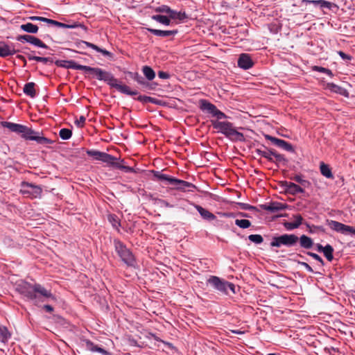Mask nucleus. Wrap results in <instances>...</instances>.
Listing matches in <instances>:
<instances>
[{
	"mask_svg": "<svg viewBox=\"0 0 355 355\" xmlns=\"http://www.w3.org/2000/svg\"><path fill=\"white\" fill-rule=\"evenodd\" d=\"M15 291L26 300L32 301L38 305L44 300L42 297L55 300V297L40 284H31L26 281L20 280L15 284Z\"/></svg>",
	"mask_w": 355,
	"mask_h": 355,
	"instance_id": "nucleus-1",
	"label": "nucleus"
},
{
	"mask_svg": "<svg viewBox=\"0 0 355 355\" xmlns=\"http://www.w3.org/2000/svg\"><path fill=\"white\" fill-rule=\"evenodd\" d=\"M15 291L26 300L32 301L38 305L44 300L42 297L55 300V297L40 284H31L26 281L20 280L15 284Z\"/></svg>",
	"mask_w": 355,
	"mask_h": 355,
	"instance_id": "nucleus-2",
	"label": "nucleus"
},
{
	"mask_svg": "<svg viewBox=\"0 0 355 355\" xmlns=\"http://www.w3.org/2000/svg\"><path fill=\"white\" fill-rule=\"evenodd\" d=\"M1 125L12 132L21 134V137L26 140L35 141L37 144L41 145H48L54 143L53 140L43 137L42 132H36L26 125L9 121H2Z\"/></svg>",
	"mask_w": 355,
	"mask_h": 355,
	"instance_id": "nucleus-3",
	"label": "nucleus"
},
{
	"mask_svg": "<svg viewBox=\"0 0 355 355\" xmlns=\"http://www.w3.org/2000/svg\"><path fill=\"white\" fill-rule=\"evenodd\" d=\"M87 154L92 157L96 160L102 161L106 163L110 166L114 167L117 169L123 170L125 173H135V168L131 166H124L121 163L124 162L123 159L119 162V159L116 157L112 156L110 154L101 152L96 150H87Z\"/></svg>",
	"mask_w": 355,
	"mask_h": 355,
	"instance_id": "nucleus-4",
	"label": "nucleus"
},
{
	"mask_svg": "<svg viewBox=\"0 0 355 355\" xmlns=\"http://www.w3.org/2000/svg\"><path fill=\"white\" fill-rule=\"evenodd\" d=\"M213 128L217 132L224 135L232 141H243L245 137L243 133L237 131L233 123L229 121H220V120H211Z\"/></svg>",
	"mask_w": 355,
	"mask_h": 355,
	"instance_id": "nucleus-5",
	"label": "nucleus"
},
{
	"mask_svg": "<svg viewBox=\"0 0 355 355\" xmlns=\"http://www.w3.org/2000/svg\"><path fill=\"white\" fill-rule=\"evenodd\" d=\"M113 243L115 252L121 261L128 267L135 268L137 261L132 250L128 248L124 243L118 239H114Z\"/></svg>",
	"mask_w": 355,
	"mask_h": 355,
	"instance_id": "nucleus-6",
	"label": "nucleus"
},
{
	"mask_svg": "<svg viewBox=\"0 0 355 355\" xmlns=\"http://www.w3.org/2000/svg\"><path fill=\"white\" fill-rule=\"evenodd\" d=\"M207 284L209 285L214 290L225 295H229V291L233 294L236 293V286L233 283L218 276L211 275L207 280Z\"/></svg>",
	"mask_w": 355,
	"mask_h": 355,
	"instance_id": "nucleus-7",
	"label": "nucleus"
},
{
	"mask_svg": "<svg viewBox=\"0 0 355 355\" xmlns=\"http://www.w3.org/2000/svg\"><path fill=\"white\" fill-rule=\"evenodd\" d=\"M298 236L293 234H284L279 236H273L270 243V247L286 248L294 247L298 242Z\"/></svg>",
	"mask_w": 355,
	"mask_h": 355,
	"instance_id": "nucleus-8",
	"label": "nucleus"
},
{
	"mask_svg": "<svg viewBox=\"0 0 355 355\" xmlns=\"http://www.w3.org/2000/svg\"><path fill=\"white\" fill-rule=\"evenodd\" d=\"M103 81L105 82L111 87L115 88L121 94L131 96L138 94L137 91L130 89V88L125 85L119 84L118 80L110 72L107 71Z\"/></svg>",
	"mask_w": 355,
	"mask_h": 355,
	"instance_id": "nucleus-9",
	"label": "nucleus"
},
{
	"mask_svg": "<svg viewBox=\"0 0 355 355\" xmlns=\"http://www.w3.org/2000/svg\"><path fill=\"white\" fill-rule=\"evenodd\" d=\"M20 193L30 198H40L42 189L40 185L24 181L20 185Z\"/></svg>",
	"mask_w": 355,
	"mask_h": 355,
	"instance_id": "nucleus-10",
	"label": "nucleus"
},
{
	"mask_svg": "<svg viewBox=\"0 0 355 355\" xmlns=\"http://www.w3.org/2000/svg\"><path fill=\"white\" fill-rule=\"evenodd\" d=\"M199 107L204 113L209 114L212 117H216L217 120L228 117L224 112L219 110L215 105L207 100L201 99L199 101Z\"/></svg>",
	"mask_w": 355,
	"mask_h": 355,
	"instance_id": "nucleus-11",
	"label": "nucleus"
},
{
	"mask_svg": "<svg viewBox=\"0 0 355 355\" xmlns=\"http://www.w3.org/2000/svg\"><path fill=\"white\" fill-rule=\"evenodd\" d=\"M327 223L331 230L337 232L355 236V227L347 225L333 220H327Z\"/></svg>",
	"mask_w": 355,
	"mask_h": 355,
	"instance_id": "nucleus-12",
	"label": "nucleus"
},
{
	"mask_svg": "<svg viewBox=\"0 0 355 355\" xmlns=\"http://www.w3.org/2000/svg\"><path fill=\"white\" fill-rule=\"evenodd\" d=\"M17 41L20 42H28L35 46L47 49L49 46L39 38L31 35H19L16 37Z\"/></svg>",
	"mask_w": 355,
	"mask_h": 355,
	"instance_id": "nucleus-13",
	"label": "nucleus"
},
{
	"mask_svg": "<svg viewBox=\"0 0 355 355\" xmlns=\"http://www.w3.org/2000/svg\"><path fill=\"white\" fill-rule=\"evenodd\" d=\"M265 138L267 140L270 141L276 146L291 153H294L295 149L293 145L285 140L270 136L269 135H265Z\"/></svg>",
	"mask_w": 355,
	"mask_h": 355,
	"instance_id": "nucleus-14",
	"label": "nucleus"
},
{
	"mask_svg": "<svg viewBox=\"0 0 355 355\" xmlns=\"http://www.w3.org/2000/svg\"><path fill=\"white\" fill-rule=\"evenodd\" d=\"M17 52H19V50L15 49V44L6 43L5 42L0 41V57L6 58L13 55Z\"/></svg>",
	"mask_w": 355,
	"mask_h": 355,
	"instance_id": "nucleus-15",
	"label": "nucleus"
},
{
	"mask_svg": "<svg viewBox=\"0 0 355 355\" xmlns=\"http://www.w3.org/2000/svg\"><path fill=\"white\" fill-rule=\"evenodd\" d=\"M76 67L80 69L81 71H84L85 73H89L94 75L99 80H103L107 73V71L98 67H92L86 65Z\"/></svg>",
	"mask_w": 355,
	"mask_h": 355,
	"instance_id": "nucleus-16",
	"label": "nucleus"
},
{
	"mask_svg": "<svg viewBox=\"0 0 355 355\" xmlns=\"http://www.w3.org/2000/svg\"><path fill=\"white\" fill-rule=\"evenodd\" d=\"M172 185L174 186V189L176 190H179L184 192L187 191H193V189L196 188V187L193 184L175 178H174V179L172 180Z\"/></svg>",
	"mask_w": 355,
	"mask_h": 355,
	"instance_id": "nucleus-17",
	"label": "nucleus"
},
{
	"mask_svg": "<svg viewBox=\"0 0 355 355\" xmlns=\"http://www.w3.org/2000/svg\"><path fill=\"white\" fill-rule=\"evenodd\" d=\"M282 187L286 193L293 196L304 193V188L291 182L284 181L282 182Z\"/></svg>",
	"mask_w": 355,
	"mask_h": 355,
	"instance_id": "nucleus-18",
	"label": "nucleus"
},
{
	"mask_svg": "<svg viewBox=\"0 0 355 355\" xmlns=\"http://www.w3.org/2000/svg\"><path fill=\"white\" fill-rule=\"evenodd\" d=\"M237 64L241 69L248 70L254 66V62L249 54L241 53L238 58Z\"/></svg>",
	"mask_w": 355,
	"mask_h": 355,
	"instance_id": "nucleus-19",
	"label": "nucleus"
},
{
	"mask_svg": "<svg viewBox=\"0 0 355 355\" xmlns=\"http://www.w3.org/2000/svg\"><path fill=\"white\" fill-rule=\"evenodd\" d=\"M190 204L196 208V209L198 211L202 219L209 222L216 219V216L214 214L210 212L209 210L203 208L200 205H196L192 202H191Z\"/></svg>",
	"mask_w": 355,
	"mask_h": 355,
	"instance_id": "nucleus-20",
	"label": "nucleus"
},
{
	"mask_svg": "<svg viewBox=\"0 0 355 355\" xmlns=\"http://www.w3.org/2000/svg\"><path fill=\"white\" fill-rule=\"evenodd\" d=\"M293 218L295 220L293 222L286 221L283 223L284 227L288 231L297 229L303 223V218L300 214H295Z\"/></svg>",
	"mask_w": 355,
	"mask_h": 355,
	"instance_id": "nucleus-21",
	"label": "nucleus"
},
{
	"mask_svg": "<svg viewBox=\"0 0 355 355\" xmlns=\"http://www.w3.org/2000/svg\"><path fill=\"white\" fill-rule=\"evenodd\" d=\"M146 29L152 34L162 37L174 36L178 33V30L162 31L151 28H146Z\"/></svg>",
	"mask_w": 355,
	"mask_h": 355,
	"instance_id": "nucleus-22",
	"label": "nucleus"
},
{
	"mask_svg": "<svg viewBox=\"0 0 355 355\" xmlns=\"http://www.w3.org/2000/svg\"><path fill=\"white\" fill-rule=\"evenodd\" d=\"M286 207V205L278 202H272L269 205H264L263 207V209L272 213L284 210Z\"/></svg>",
	"mask_w": 355,
	"mask_h": 355,
	"instance_id": "nucleus-23",
	"label": "nucleus"
},
{
	"mask_svg": "<svg viewBox=\"0 0 355 355\" xmlns=\"http://www.w3.org/2000/svg\"><path fill=\"white\" fill-rule=\"evenodd\" d=\"M80 43L85 44L87 47L92 48L97 52L101 53L104 56L109 57L110 58L113 57V54L111 52L107 51L106 49H101L96 44L83 40L80 41Z\"/></svg>",
	"mask_w": 355,
	"mask_h": 355,
	"instance_id": "nucleus-24",
	"label": "nucleus"
},
{
	"mask_svg": "<svg viewBox=\"0 0 355 355\" xmlns=\"http://www.w3.org/2000/svg\"><path fill=\"white\" fill-rule=\"evenodd\" d=\"M55 64L58 67L66 68V69H72L76 70H80V69L76 68L78 66H83L82 64H79L76 62L74 60H57L55 62Z\"/></svg>",
	"mask_w": 355,
	"mask_h": 355,
	"instance_id": "nucleus-25",
	"label": "nucleus"
},
{
	"mask_svg": "<svg viewBox=\"0 0 355 355\" xmlns=\"http://www.w3.org/2000/svg\"><path fill=\"white\" fill-rule=\"evenodd\" d=\"M298 239L300 245L302 248L309 250L313 246V241L306 235L303 234L300 237H298Z\"/></svg>",
	"mask_w": 355,
	"mask_h": 355,
	"instance_id": "nucleus-26",
	"label": "nucleus"
},
{
	"mask_svg": "<svg viewBox=\"0 0 355 355\" xmlns=\"http://www.w3.org/2000/svg\"><path fill=\"white\" fill-rule=\"evenodd\" d=\"M86 348L92 352H98L103 354H107V351L103 348L96 345L92 341L90 340H86L85 341Z\"/></svg>",
	"mask_w": 355,
	"mask_h": 355,
	"instance_id": "nucleus-27",
	"label": "nucleus"
},
{
	"mask_svg": "<svg viewBox=\"0 0 355 355\" xmlns=\"http://www.w3.org/2000/svg\"><path fill=\"white\" fill-rule=\"evenodd\" d=\"M170 19H177L180 21H184L186 19L189 18L188 15L185 12L182 11H176L171 9V12L169 14Z\"/></svg>",
	"mask_w": 355,
	"mask_h": 355,
	"instance_id": "nucleus-28",
	"label": "nucleus"
},
{
	"mask_svg": "<svg viewBox=\"0 0 355 355\" xmlns=\"http://www.w3.org/2000/svg\"><path fill=\"white\" fill-rule=\"evenodd\" d=\"M11 338V334L8 331V328L2 324H0V341L2 343H7L9 339Z\"/></svg>",
	"mask_w": 355,
	"mask_h": 355,
	"instance_id": "nucleus-29",
	"label": "nucleus"
},
{
	"mask_svg": "<svg viewBox=\"0 0 355 355\" xmlns=\"http://www.w3.org/2000/svg\"><path fill=\"white\" fill-rule=\"evenodd\" d=\"M326 88L332 92L339 94L343 96H346V94H347V92L345 89L332 83H327Z\"/></svg>",
	"mask_w": 355,
	"mask_h": 355,
	"instance_id": "nucleus-30",
	"label": "nucleus"
},
{
	"mask_svg": "<svg viewBox=\"0 0 355 355\" xmlns=\"http://www.w3.org/2000/svg\"><path fill=\"white\" fill-rule=\"evenodd\" d=\"M151 173L153 174L154 178H156L157 180L166 181L170 184H172V183H173L172 180L174 179L173 177H171L166 174H164L162 172L158 171H152Z\"/></svg>",
	"mask_w": 355,
	"mask_h": 355,
	"instance_id": "nucleus-31",
	"label": "nucleus"
},
{
	"mask_svg": "<svg viewBox=\"0 0 355 355\" xmlns=\"http://www.w3.org/2000/svg\"><path fill=\"white\" fill-rule=\"evenodd\" d=\"M35 85V84L33 82L26 83L23 89L24 93L26 96L34 98L36 96Z\"/></svg>",
	"mask_w": 355,
	"mask_h": 355,
	"instance_id": "nucleus-32",
	"label": "nucleus"
},
{
	"mask_svg": "<svg viewBox=\"0 0 355 355\" xmlns=\"http://www.w3.org/2000/svg\"><path fill=\"white\" fill-rule=\"evenodd\" d=\"M273 162L272 163H275L277 166H279V164L286 165L288 162L287 159L284 157V155L278 153L275 150H274L273 154Z\"/></svg>",
	"mask_w": 355,
	"mask_h": 355,
	"instance_id": "nucleus-33",
	"label": "nucleus"
},
{
	"mask_svg": "<svg viewBox=\"0 0 355 355\" xmlns=\"http://www.w3.org/2000/svg\"><path fill=\"white\" fill-rule=\"evenodd\" d=\"M20 28L21 30L31 34L37 33L39 29L37 25L30 22L21 24L20 26Z\"/></svg>",
	"mask_w": 355,
	"mask_h": 355,
	"instance_id": "nucleus-34",
	"label": "nucleus"
},
{
	"mask_svg": "<svg viewBox=\"0 0 355 355\" xmlns=\"http://www.w3.org/2000/svg\"><path fill=\"white\" fill-rule=\"evenodd\" d=\"M320 170L321 174L323 176H324L325 178H329V179L334 178V175L331 172V169L329 165L324 164V162H321L320 164Z\"/></svg>",
	"mask_w": 355,
	"mask_h": 355,
	"instance_id": "nucleus-35",
	"label": "nucleus"
},
{
	"mask_svg": "<svg viewBox=\"0 0 355 355\" xmlns=\"http://www.w3.org/2000/svg\"><path fill=\"white\" fill-rule=\"evenodd\" d=\"M151 19L164 26H169L171 24V19L169 18V16L166 17L162 15H154L151 16Z\"/></svg>",
	"mask_w": 355,
	"mask_h": 355,
	"instance_id": "nucleus-36",
	"label": "nucleus"
},
{
	"mask_svg": "<svg viewBox=\"0 0 355 355\" xmlns=\"http://www.w3.org/2000/svg\"><path fill=\"white\" fill-rule=\"evenodd\" d=\"M308 229V232L310 234H315L318 232L324 233L325 228L323 226L311 225L308 223H304Z\"/></svg>",
	"mask_w": 355,
	"mask_h": 355,
	"instance_id": "nucleus-37",
	"label": "nucleus"
},
{
	"mask_svg": "<svg viewBox=\"0 0 355 355\" xmlns=\"http://www.w3.org/2000/svg\"><path fill=\"white\" fill-rule=\"evenodd\" d=\"M274 152V149H269L266 150H262L261 149H256L255 153L267 159L269 162H273L272 154Z\"/></svg>",
	"mask_w": 355,
	"mask_h": 355,
	"instance_id": "nucleus-38",
	"label": "nucleus"
},
{
	"mask_svg": "<svg viewBox=\"0 0 355 355\" xmlns=\"http://www.w3.org/2000/svg\"><path fill=\"white\" fill-rule=\"evenodd\" d=\"M107 220L111 223L113 228L116 229L119 232L121 222L119 217L115 214H110L107 216Z\"/></svg>",
	"mask_w": 355,
	"mask_h": 355,
	"instance_id": "nucleus-39",
	"label": "nucleus"
},
{
	"mask_svg": "<svg viewBox=\"0 0 355 355\" xmlns=\"http://www.w3.org/2000/svg\"><path fill=\"white\" fill-rule=\"evenodd\" d=\"M293 180L299 183L302 188H308L311 186V182L303 178V176L301 175H295L291 178Z\"/></svg>",
	"mask_w": 355,
	"mask_h": 355,
	"instance_id": "nucleus-40",
	"label": "nucleus"
},
{
	"mask_svg": "<svg viewBox=\"0 0 355 355\" xmlns=\"http://www.w3.org/2000/svg\"><path fill=\"white\" fill-rule=\"evenodd\" d=\"M142 72H143L144 75L145 76V77L148 80H152L155 77V73L154 70L150 67L144 66L142 68Z\"/></svg>",
	"mask_w": 355,
	"mask_h": 355,
	"instance_id": "nucleus-41",
	"label": "nucleus"
},
{
	"mask_svg": "<svg viewBox=\"0 0 355 355\" xmlns=\"http://www.w3.org/2000/svg\"><path fill=\"white\" fill-rule=\"evenodd\" d=\"M26 55H27L28 59L29 60H35L37 62H40L44 64H46L49 62H53L51 58L36 56V55H33L30 53H27Z\"/></svg>",
	"mask_w": 355,
	"mask_h": 355,
	"instance_id": "nucleus-42",
	"label": "nucleus"
},
{
	"mask_svg": "<svg viewBox=\"0 0 355 355\" xmlns=\"http://www.w3.org/2000/svg\"><path fill=\"white\" fill-rule=\"evenodd\" d=\"M334 249L331 245H326V248L324 249L322 253L324 254V256L329 261H331L334 259Z\"/></svg>",
	"mask_w": 355,
	"mask_h": 355,
	"instance_id": "nucleus-43",
	"label": "nucleus"
},
{
	"mask_svg": "<svg viewBox=\"0 0 355 355\" xmlns=\"http://www.w3.org/2000/svg\"><path fill=\"white\" fill-rule=\"evenodd\" d=\"M235 225L242 229H247L251 226V222L247 219H236Z\"/></svg>",
	"mask_w": 355,
	"mask_h": 355,
	"instance_id": "nucleus-44",
	"label": "nucleus"
},
{
	"mask_svg": "<svg viewBox=\"0 0 355 355\" xmlns=\"http://www.w3.org/2000/svg\"><path fill=\"white\" fill-rule=\"evenodd\" d=\"M59 135L63 140H67L71 137L72 131L68 128H62L60 130Z\"/></svg>",
	"mask_w": 355,
	"mask_h": 355,
	"instance_id": "nucleus-45",
	"label": "nucleus"
},
{
	"mask_svg": "<svg viewBox=\"0 0 355 355\" xmlns=\"http://www.w3.org/2000/svg\"><path fill=\"white\" fill-rule=\"evenodd\" d=\"M312 69L314 71H318L320 73H326L331 78H332L334 76V73H332V71L327 68H324V67H320V66H313Z\"/></svg>",
	"mask_w": 355,
	"mask_h": 355,
	"instance_id": "nucleus-46",
	"label": "nucleus"
},
{
	"mask_svg": "<svg viewBox=\"0 0 355 355\" xmlns=\"http://www.w3.org/2000/svg\"><path fill=\"white\" fill-rule=\"evenodd\" d=\"M319 7L321 9L327 8L329 10H332L333 8H338L336 3L325 0H320Z\"/></svg>",
	"mask_w": 355,
	"mask_h": 355,
	"instance_id": "nucleus-47",
	"label": "nucleus"
},
{
	"mask_svg": "<svg viewBox=\"0 0 355 355\" xmlns=\"http://www.w3.org/2000/svg\"><path fill=\"white\" fill-rule=\"evenodd\" d=\"M248 239L255 244H261L263 241V239L260 234H250L248 236Z\"/></svg>",
	"mask_w": 355,
	"mask_h": 355,
	"instance_id": "nucleus-48",
	"label": "nucleus"
},
{
	"mask_svg": "<svg viewBox=\"0 0 355 355\" xmlns=\"http://www.w3.org/2000/svg\"><path fill=\"white\" fill-rule=\"evenodd\" d=\"M155 11L156 12L166 13L169 15L170 12H171V8L168 6L162 5L160 6L155 8Z\"/></svg>",
	"mask_w": 355,
	"mask_h": 355,
	"instance_id": "nucleus-49",
	"label": "nucleus"
},
{
	"mask_svg": "<svg viewBox=\"0 0 355 355\" xmlns=\"http://www.w3.org/2000/svg\"><path fill=\"white\" fill-rule=\"evenodd\" d=\"M128 74L130 77H131L133 80H135L138 83H143V77L140 76L137 72H128Z\"/></svg>",
	"mask_w": 355,
	"mask_h": 355,
	"instance_id": "nucleus-50",
	"label": "nucleus"
},
{
	"mask_svg": "<svg viewBox=\"0 0 355 355\" xmlns=\"http://www.w3.org/2000/svg\"><path fill=\"white\" fill-rule=\"evenodd\" d=\"M137 100L141 102H143V103H156L155 98H153L150 96H139L137 98Z\"/></svg>",
	"mask_w": 355,
	"mask_h": 355,
	"instance_id": "nucleus-51",
	"label": "nucleus"
},
{
	"mask_svg": "<svg viewBox=\"0 0 355 355\" xmlns=\"http://www.w3.org/2000/svg\"><path fill=\"white\" fill-rule=\"evenodd\" d=\"M237 204H238L239 208L243 209V210L252 211V210H255L256 209L255 207H254L252 205H250L249 204H247V203L238 202Z\"/></svg>",
	"mask_w": 355,
	"mask_h": 355,
	"instance_id": "nucleus-52",
	"label": "nucleus"
},
{
	"mask_svg": "<svg viewBox=\"0 0 355 355\" xmlns=\"http://www.w3.org/2000/svg\"><path fill=\"white\" fill-rule=\"evenodd\" d=\"M306 254L318 261L321 264L322 266L324 265L323 259L316 253L312 252H307Z\"/></svg>",
	"mask_w": 355,
	"mask_h": 355,
	"instance_id": "nucleus-53",
	"label": "nucleus"
},
{
	"mask_svg": "<svg viewBox=\"0 0 355 355\" xmlns=\"http://www.w3.org/2000/svg\"><path fill=\"white\" fill-rule=\"evenodd\" d=\"M29 19L32 21H40L46 22L49 24L51 19H48L44 17H39V16H31L29 17Z\"/></svg>",
	"mask_w": 355,
	"mask_h": 355,
	"instance_id": "nucleus-54",
	"label": "nucleus"
},
{
	"mask_svg": "<svg viewBox=\"0 0 355 355\" xmlns=\"http://www.w3.org/2000/svg\"><path fill=\"white\" fill-rule=\"evenodd\" d=\"M86 118L84 116H80L78 119L75 121L76 125L79 128H83L85 123Z\"/></svg>",
	"mask_w": 355,
	"mask_h": 355,
	"instance_id": "nucleus-55",
	"label": "nucleus"
},
{
	"mask_svg": "<svg viewBox=\"0 0 355 355\" xmlns=\"http://www.w3.org/2000/svg\"><path fill=\"white\" fill-rule=\"evenodd\" d=\"M49 24L55 26L58 28H66V26H67V24L62 23V22L51 19L50 20Z\"/></svg>",
	"mask_w": 355,
	"mask_h": 355,
	"instance_id": "nucleus-56",
	"label": "nucleus"
},
{
	"mask_svg": "<svg viewBox=\"0 0 355 355\" xmlns=\"http://www.w3.org/2000/svg\"><path fill=\"white\" fill-rule=\"evenodd\" d=\"M338 54L340 56V58L345 61H350L352 59V57L348 54H346L343 51H338Z\"/></svg>",
	"mask_w": 355,
	"mask_h": 355,
	"instance_id": "nucleus-57",
	"label": "nucleus"
},
{
	"mask_svg": "<svg viewBox=\"0 0 355 355\" xmlns=\"http://www.w3.org/2000/svg\"><path fill=\"white\" fill-rule=\"evenodd\" d=\"M302 3L303 4H313L315 6H319L320 3V0H302Z\"/></svg>",
	"mask_w": 355,
	"mask_h": 355,
	"instance_id": "nucleus-58",
	"label": "nucleus"
},
{
	"mask_svg": "<svg viewBox=\"0 0 355 355\" xmlns=\"http://www.w3.org/2000/svg\"><path fill=\"white\" fill-rule=\"evenodd\" d=\"M159 202L160 203L162 207L172 208L174 207L173 205L170 204L168 202H167L165 200L159 199Z\"/></svg>",
	"mask_w": 355,
	"mask_h": 355,
	"instance_id": "nucleus-59",
	"label": "nucleus"
},
{
	"mask_svg": "<svg viewBox=\"0 0 355 355\" xmlns=\"http://www.w3.org/2000/svg\"><path fill=\"white\" fill-rule=\"evenodd\" d=\"M298 263L303 267L309 272H313V268L306 262L304 261H299Z\"/></svg>",
	"mask_w": 355,
	"mask_h": 355,
	"instance_id": "nucleus-60",
	"label": "nucleus"
},
{
	"mask_svg": "<svg viewBox=\"0 0 355 355\" xmlns=\"http://www.w3.org/2000/svg\"><path fill=\"white\" fill-rule=\"evenodd\" d=\"M158 76L161 79H168L170 78L169 73L162 71L158 72Z\"/></svg>",
	"mask_w": 355,
	"mask_h": 355,
	"instance_id": "nucleus-61",
	"label": "nucleus"
},
{
	"mask_svg": "<svg viewBox=\"0 0 355 355\" xmlns=\"http://www.w3.org/2000/svg\"><path fill=\"white\" fill-rule=\"evenodd\" d=\"M78 27H82V28H84L85 26L83 24H79V23H73L72 24H67V26H66V28H78Z\"/></svg>",
	"mask_w": 355,
	"mask_h": 355,
	"instance_id": "nucleus-62",
	"label": "nucleus"
},
{
	"mask_svg": "<svg viewBox=\"0 0 355 355\" xmlns=\"http://www.w3.org/2000/svg\"><path fill=\"white\" fill-rule=\"evenodd\" d=\"M139 84L141 85L145 89H153V87L151 86L152 84L144 80V78H143V83H139Z\"/></svg>",
	"mask_w": 355,
	"mask_h": 355,
	"instance_id": "nucleus-63",
	"label": "nucleus"
},
{
	"mask_svg": "<svg viewBox=\"0 0 355 355\" xmlns=\"http://www.w3.org/2000/svg\"><path fill=\"white\" fill-rule=\"evenodd\" d=\"M43 309L46 311V312H49V313H51L53 311V307L51 305H49V304H46L43 306Z\"/></svg>",
	"mask_w": 355,
	"mask_h": 355,
	"instance_id": "nucleus-64",
	"label": "nucleus"
}]
</instances>
